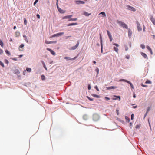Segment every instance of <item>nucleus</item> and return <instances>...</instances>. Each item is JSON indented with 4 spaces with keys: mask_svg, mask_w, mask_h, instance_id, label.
<instances>
[{
    "mask_svg": "<svg viewBox=\"0 0 155 155\" xmlns=\"http://www.w3.org/2000/svg\"><path fill=\"white\" fill-rule=\"evenodd\" d=\"M151 81L150 80H147L145 82V83L146 84H151Z\"/></svg>",
    "mask_w": 155,
    "mask_h": 155,
    "instance_id": "ea45409f",
    "label": "nucleus"
},
{
    "mask_svg": "<svg viewBox=\"0 0 155 155\" xmlns=\"http://www.w3.org/2000/svg\"><path fill=\"white\" fill-rule=\"evenodd\" d=\"M132 34V32L131 31V30L130 29H128V36L130 37Z\"/></svg>",
    "mask_w": 155,
    "mask_h": 155,
    "instance_id": "f3484780",
    "label": "nucleus"
},
{
    "mask_svg": "<svg viewBox=\"0 0 155 155\" xmlns=\"http://www.w3.org/2000/svg\"><path fill=\"white\" fill-rule=\"evenodd\" d=\"M6 54L8 56H9L11 55V53L7 49H6L5 50Z\"/></svg>",
    "mask_w": 155,
    "mask_h": 155,
    "instance_id": "6ab92c4d",
    "label": "nucleus"
},
{
    "mask_svg": "<svg viewBox=\"0 0 155 155\" xmlns=\"http://www.w3.org/2000/svg\"><path fill=\"white\" fill-rule=\"evenodd\" d=\"M95 88L97 90V91H99V89L97 87V86H96L95 87Z\"/></svg>",
    "mask_w": 155,
    "mask_h": 155,
    "instance_id": "4d7b16f0",
    "label": "nucleus"
},
{
    "mask_svg": "<svg viewBox=\"0 0 155 155\" xmlns=\"http://www.w3.org/2000/svg\"><path fill=\"white\" fill-rule=\"evenodd\" d=\"M100 14H102L103 17H105L106 16L105 13L104 12H101L100 13L99 15Z\"/></svg>",
    "mask_w": 155,
    "mask_h": 155,
    "instance_id": "bb28decb",
    "label": "nucleus"
},
{
    "mask_svg": "<svg viewBox=\"0 0 155 155\" xmlns=\"http://www.w3.org/2000/svg\"><path fill=\"white\" fill-rule=\"evenodd\" d=\"M16 26L15 25L14 26L13 28V29L15 30L16 29Z\"/></svg>",
    "mask_w": 155,
    "mask_h": 155,
    "instance_id": "338daca9",
    "label": "nucleus"
},
{
    "mask_svg": "<svg viewBox=\"0 0 155 155\" xmlns=\"http://www.w3.org/2000/svg\"><path fill=\"white\" fill-rule=\"evenodd\" d=\"M128 83L130 84L132 89H133L134 88V86L129 81Z\"/></svg>",
    "mask_w": 155,
    "mask_h": 155,
    "instance_id": "7c9ffc66",
    "label": "nucleus"
},
{
    "mask_svg": "<svg viewBox=\"0 0 155 155\" xmlns=\"http://www.w3.org/2000/svg\"><path fill=\"white\" fill-rule=\"evenodd\" d=\"M83 14L86 16H88L90 15L91 13H88L87 12H84Z\"/></svg>",
    "mask_w": 155,
    "mask_h": 155,
    "instance_id": "393cba45",
    "label": "nucleus"
},
{
    "mask_svg": "<svg viewBox=\"0 0 155 155\" xmlns=\"http://www.w3.org/2000/svg\"><path fill=\"white\" fill-rule=\"evenodd\" d=\"M147 48L149 51L151 50V48L149 46H147Z\"/></svg>",
    "mask_w": 155,
    "mask_h": 155,
    "instance_id": "864d4df0",
    "label": "nucleus"
},
{
    "mask_svg": "<svg viewBox=\"0 0 155 155\" xmlns=\"http://www.w3.org/2000/svg\"><path fill=\"white\" fill-rule=\"evenodd\" d=\"M88 88L89 90H90L91 89V86L90 84L88 85Z\"/></svg>",
    "mask_w": 155,
    "mask_h": 155,
    "instance_id": "bf43d9fd",
    "label": "nucleus"
},
{
    "mask_svg": "<svg viewBox=\"0 0 155 155\" xmlns=\"http://www.w3.org/2000/svg\"><path fill=\"white\" fill-rule=\"evenodd\" d=\"M27 71L28 72H30L31 71V69L30 68L27 67L26 68V71Z\"/></svg>",
    "mask_w": 155,
    "mask_h": 155,
    "instance_id": "4be33fe9",
    "label": "nucleus"
},
{
    "mask_svg": "<svg viewBox=\"0 0 155 155\" xmlns=\"http://www.w3.org/2000/svg\"><path fill=\"white\" fill-rule=\"evenodd\" d=\"M99 116L97 114H94L93 115V118L94 120L97 121L99 119Z\"/></svg>",
    "mask_w": 155,
    "mask_h": 155,
    "instance_id": "f03ea898",
    "label": "nucleus"
},
{
    "mask_svg": "<svg viewBox=\"0 0 155 155\" xmlns=\"http://www.w3.org/2000/svg\"><path fill=\"white\" fill-rule=\"evenodd\" d=\"M88 99L90 101H92L93 100V99L91 98H90L87 97Z\"/></svg>",
    "mask_w": 155,
    "mask_h": 155,
    "instance_id": "e2e57ef3",
    "label": "nucleus"
},
{
    "mask_svg": "<svg viewBox=\"0 0 155 155\" xmlns=\"http://www.w3.org/2000/svg\"><path fill=\"white\" fill-rule=\"evenodd\" d=\"M46 50L47 51H48L50 52L53 55H56V54L55 52L52 49H51V48H47L46 49Z\"/></svg>",
    "mask_w": 155,
    "mask_h": 155,
    "instance_id": "39448f33",
    "label": "nucleus"
},
{
    "mask_svg": "<svg viewBox=\"0 0 155 155\" xmlns=\"http://www.w3.org/2000/svg\"><path fill=\"white\" fill-rule=\"evenodd\" d=\"M36 17L38 19H39L40 18V15L38 14H37Z\"/></svg>",
    "mask_w": 155,
    "mask_h": 155,
    "instance_id": "49530a36",
    "label": "nucleus"
},
{
    "mask_svg": "<svg viewBox=\"0 0 155 155\" xmlns=\"http://www.w3.org/2000/svg\"><path fill=\"white\" fill-rule=\"evenodd\" d=\"M78 24V23H69L67 24V26H72L74 25H76Z\"/></svg>",
    "mask_w": 155,
    "mask_h": 155,
    "instance_id": "f8f14e48",
    "label": "nucleus"
},
{
    "mask_svg": "<svg viewBox=\"0 0 155 155\" xmlns=\"http://www.w3.org/2000/svg\"><path fill=\"white\" fill-rule=\"evenodd\" d=\"M117 22L120 26H121L122 28H125L127 29H128L127 25L124 22L119 21H117Z\"/></svg>",
    "mask_w": 155,
    "mask_h": 155,
    "instance_id": "f257e3e1",
    "label": "nucleus"
},
{
    "mask_svg": "<svg viewBox=\"0 0 155 155\" xmlns=\"http://www.w3.org/2000/svg\"><path fill=\"white\" fill-rule=\"evenodd\" d=\"M113 44L116 46L117 47H118L119 46L118 44L115 43H114Z\"/></svg>",
    "mask_w": 155,
    "mask_h": 155,
    "instance_id": "603ef678",
    "label": "nucleus"
},
{
    "mask_svg": "<svg viewBox=\"0 0 155 155\" xmlns=\"http://www.w3.org/2000/svg\"><path fill=\"white\" fill-rule=\"evenodd\" d=\"M57 37V35L56 34H55L52 35L51 36V38H54V37Z\"/></svg>",
    "mask_w": 155,
    "mask_h": 155,
    "instance_id": "de8ad7c7",
    "label": "nucleus"
},
{
    "mask_svg": "<svg viewBox=\"0 0 155 155\" xmlns=\"http://www.w3.org/2000/svg\"><path fill=\"white\" fill-rule=\"evenodd\" d=\"M116 112H117V115H119V110H116Z\"/></svg>",
    "mask_w": 155,
    "mask_h": 155,
    "instance_id": "052dcab7",
    "label": "nucleus"
},
{
    "mask_svg": "<svg viewBox=\"0 0 155 155\" xmlns=\"http://www.w3.org/2000/svg\"><path fill=\"white\" fill-rule=\"evenodd\" d=\"M105 98L107 100H109L110 99V98L109 97H105Z\"/></svg>",
    "mask_w": 155,
    "mask_h": 155,
    "instance_id": "680f3d73",
    "label": "nucleus"
},
{
    "mask_svg": "<svg viewBox=\"0 0 155 155\" xmlns=\"http://www.w3.org/2000/svg\"><path fill=\"white\" fill-rule=\"evenodd\" d=\"M41 62L42 64V65H43V67H44V68H45V69L46 70H47V68L46 66V65L45 64V63L43 61V60H41Z\"/></svg>",
    "mask_w": 155,
    "mask_h": 155,
    "instance_id": "9b49d317",
    "label": "nucleus"
},
{
    "mask_svg": "<svg viewBox=\"0 0 155 155\" xmlns=\"http://www.w3.org/2000/svg\"><path fill=\"white\" fill-rule=\"evenodd\" d=\"M78 19L77 18H71L68 20V21H76Z\"/></svg>",
    "mask_w": 155,
    "mask_h": 155,
    "instance_id": "b1692460",
    "label": "nucleus"
},
{
    "mask_svg": "<svg viewBox=\"0 0 155 155\" xmlns=\"http://www.w3.org/2000/svg\"><path fill=\"white\" fill-rule=\"evenodd\" d=\"M127 7L128 8V9L131 11H133L134 12H135L136 11L135 9L131 6L127 5Z\"/></svg>",
    "mask_w": 155,
    "mask_h": 155,
    "instance_id": "6e6552de",
    "label": "nucleus"
},
{
    "mask_svg": "<svg viewBox=\"0 0 155 155\" xmlns=\"http://www.w3.org/2000/svg\"><path fill=\"white\" fill-rule=\"evenodd\" d=\"M4 62L7 65L9 63L8 61L6 59H4Z\"/></svg>",
    "mask_w": 155,
    "mask_h": 155,
    "instance_id": "2f4dec72",
    "label": "nucleus"
},
{
    "mask_svg": "<svg viewBox=\"0 0 155 155\" xmlns=\"http://www.w3.org/2000/svg\"><path fill=\"white\" fill-rule=\"evenodd\" d=\"M125 51H127L128 50V48L127 46H125Z\"/></svg>",
    "mask_w": 155,
    "mask_h": 155,
    "instance_id": "5fc2aeb1",
    "label": "nucleus"
},
{
    "mask_svg": "<svg viewBox=\"0 0 155 155\" xmlns=\"http://www.w3.org/2000/svg\"><path fill=\"white\" fill-rule=\"evenodd\" d=\"M78 57V54H77L75 57L73 58H71V60H75Z\"/></svg>",
    "mask_w": 155,
    "mask_h": 155,
    "instance_id": "e433bc0d",
    "label": "nucleus"
},
{
    "mask_svg": "<svg viewBox=\"0 0 155 155\" xmlns=\"http://www.w3.org/2000/svg\"><path fill=\"white\" fill-rule=\"evenodd\" d=\"M136 23L137 25V29L138 31H141L142 30V28L141 27L140 25L137 21H136Z\"/></svg>",
    "mask_w": 155,
    "mask_h": 155,
    "instance_id": "20e7f679",
    "label": "nucleus"
},
{
    "mask_svg": "<svg viewBox=\"0 0 155 155\" xmlns=\"http://www.w3.org/2000/svg\"><path fill=\"white\" fill-rule=\"evenodd\" d=\"M95 71H96L97 72V74H98V73H99V69L98 68H97L96 70H95Z\"/></svg>",
    "mask_w": 155,
    "mask_h": 155,
    "instance_id": "8fccbe9b",
    "label": "nucleus"
},
{
    "mask_svg": "<svg viewBox=\"0 0 155 155\" xmlns=\"http://www.w3.org/2000/svg\"><path fill=\"white\" fill-rule=\"evenodd\" d=\"M25 40L27 43H28V41L27 38L25 39Z\"/></svg>",
    "mask_w": 155,
    "mask_h": 155,
    "instance_id": "6e6d98bb",
    "label": "nucleus"
},
{
    "mask_svg": "<svg viewBox=\"0 0 155 155\" xmlns=\"http://www.w3.org/2000/svg\"><path fill=\"white\" fill-rule=\"evenodd\" d=\"M141 54L144 58L147 59H148L147 56L145 53L141 52Z\"/></svg>",
    "mask_w": 155,
    "mask_h": 155,
    "instance_id": "dca6fc26",
    "label": "nucleus"
},
{
    "mask_svg": "<svg viewBox=\"0 0 155 155\" xmlns=\"http://www.w3.org/2000/svg\"><path fill=\"white\" fill-rule=\"evenodd\" d=\"M107 31L108 35L110 41H111L113 40V38L112 37V35L109 32V31L108 30H107Z\"/></svg>",
    "mask_w": 155,
    "mask_h": 155,
    "instance_id": "0eeeda50",
    "label": "nucleus"
},
{
    "mask_svg": "<svg viewBox=\"0 0 155 155\" xmlns=\"http://www.w3.org/2000/svg\"><path fill=\"white\" fill-rule=\"evenodd\" d=\"M101 53L103 52V44H101Z\"/></svg>",
    "mask_w": 155,
    "mask_h": 155,
    "instance_id": "37998d69",
    "label": "nucleus"
},
{
    "mask_svg": "<svg viewBox=\"0 0 155 155\" xmlns=\"http://www.w3.org/2000/svg\"><path fill=\"white\" fill-rule=\"evenodd\" d=\"M125 118L127 120V122H129L130 121V119L128 117L126 116L125 117Z\"/></svg>",
    "mask_w": 155,
    "mask_h": 155,
    "instance_id": "c9c22d12",
    "label": "nucleus"
},
{
    "mask_svg": "<svg viewBox=\"0 0 155 155\" xmlns=\"http://www.w3.org/2000/svg\"><path fill=\"white\" fill-rule=\"evenodd\" d=\"M0 45L2 47H3L4 43L2 39H0Z\"/></svg>",
    "mask_w": 155,
    "mask_h": 155,
    "instance_id": "5701e85b",
    "label": "nucleus"
},
{
    "mask_svg": "<svg viewBox=\"0 0 155 155\" xmlns=\"http://www.w3.org/2000/svg\"><path fill=\"white\" fill-rule=\"evenodd\" d=\"M64 34V32H60L56 33L57 37L61 36Z\"/></svg>",
    "mask_w": 155,
    "mask_h": 155,
    "instance_id": "a211bd4d",
    "label": "nucleus"
},
{
    "mask_svg": "<svg viewBox=\"0 0 155 155\" xmlns=\"http://www.w3.org/2000/svg\"><path fill=\"white\" fill-rule=\"evenodd\" d=\"M57 41H48L47 40L45 41V42L46 44H56L57 43Z\"/></svg>",
    "mask_w": 155,
    "mask_h": 155,
    "instance_id": "423d86ee",
    "label": "nucleus"
},
{
    "mask_svg": "<svg viewBox=\"0 0 155 155\" xmlns=\"http://www.w3.org/2000/svg\"><path fill=\"white\" fill-rule=\"evenodd\" d=\"M15 34L16 37H18L20 36V33L18 31H16Z\"/></svg>",
    "mask_w": 155,
    "mask_h": 155,
    "instance_id": "2eb2a0df",
    "label": "nucleus"
},
{
    "mask_svg": "<svg viewBox=\"0 0 155 155\" xmlns=\"http://www.w3.org/2000/svg\"><path fill=\"white\" fill-rule=\"evenodd\" d=\"M150 107H148V108H147V112L148 113L150 110Z\"/></svg>",
    "mask_w": 155,
    "mask_h": 155,
    "instance_id": "3c124183",
    "label": "nucleus"
},
{
    "mask_svg": "<svg viewBox=\"0 0 155 155\" xmlns=\"http://www.w3.org/2000/svg\"><path fill=\"white\" fill-rule=\"evenodd\" d=\"M114 97L117 98H118L119 99V100L120 101V97L119 96H116V95H114Z\"/></svg>",
    "mask_w": 155,
    "mask_h": 155,
    "instance_id": "a18cd8bd",
    "label": "nucleus"
},
{
    "mask_svg": "<svg viewBox=\"0 0 155 155\" xmlns=\"http://www.w3.org/2000/svg\"><path fill=\"white\" fill-rule=\"evenodd\" d=\"M78 48V42H77L76 45L70 48L69 49L70 50H74Z\"/></svg>",
    "mask_w": 155,
    "mask_h": 155,
    "instance_id": "9d476101",
    "label": "nucleus"
},
{
    "mask_svg": "<svg viewBox=\"0 0 155 155\" xmlns=\"http://www.w3.org/2000/svg\"><path fill=\"white\" fill-rule=\"evenodd\" d=\"M64 58L67 61L71 60V58L70 57H64Z\"/></svg>",
    "mask_w": 155,
    "mask_h": 155,
    "instance_id": "c756f323",
    "label": "nucleus"
},
{
    "mask_svg": "<svg viewBox=\"0 0 155 155\" xmlns=\"http://www.w3.org/2000/svg\"><path fill=\"white\" fill-rule=\"evenodd\" d=\"M114 50L116 51L117 53H118V48L116 47H114L113 48Z\"/></svg>",
    "mask_w": 155,
    "mask_h": 155,
    "instance_id": "a878e982",
    "label": "nucleus"
},
{
    "mask_svg": "<svg viewBox=\"0 0 155 155\" xmlns=\"http://www.w3.org/2000/svg\"><path fill=\"white\" fill-rule=\"evenodd\" d=\"M100 39L101 44H102V37L101 35H100Z\"/></svg>",
    "mask_w": 155,
    "mask_h": 155,
    "instance_id": "4c0bfd02",
    "label": "nucleus"
},
{
    "mask_svg": "<svg viewBox=\"0 0 155 155\" xmlns=\"http://www.w3.org/2000/svg\"><path fill=\"white\" fill-rule=\"evenodd\" d=\"M38 0H35V2H34L33 3V5L34 6H35V5H36V4L38 2Z\"/></svg>",
    "mask_w": 155,
    "mask_h": 155,
    "instance_id": "a19ab883",
    "label": "nucleus"
},
{
    "mask_svg": "<svg viewBox=\"0 0 155 155\" xmlns=\"http://www.w3.org/2000/svg\"><path fill=\"white\" fill-rule=\"evenodd\" d=\"M119 81H124V82H126L127 83H128V82H129V81L127 80H125V79H120L119 80Z\"/></svg>",
    "mask_w": 155,
    "mask_h": 155,
    "instance_id": "c85d7f7f",
    "label": "nucleus"
},
{
    "mask_svg": "<svg viewBox=\"0 0 155 155\" xmlns=\"http://www.w3.org/2000/svg\"><path fill=\"white\" fill-rule=\"evenodd\" d=\"M72 16V15H67L63 17L62 19H69Z\"/></svg>",
    "mask_w": 155,
    "mask_h": 155,
    "instance_id": "1a4fd4ad",
    "label": "nucleus"
},
{
    "mask_svg": "<svg viewBox=\"0 0 155 155\" xmlns=\"http://www.w3.org/2000/svg\"><path fill=\"white\" fill-rule=\"evenodd\" d=\"M130 57L129 56H126V58L127 59H129Z\"/></svg>",
    "mask_w": 155,
    "mask_h": 155,
    "instance_id": "69168bd1",
    "label": "nucleus"
},
{
    "mask_svg": "<svg viewBox=\"0 0 155 155\" xmlns=\"http://www.w3.org/2000/svg\"><path fill=\"white\" fill-rule=\"evenodd\" d=\"M3 52V50L2 49H0V54L1 55Z\"/></svg>",
    "mask_w": 155,
    "mask_h": 155,
    "instance_id": "09e8293b",
    "label": "nucleus"
},
{
    "mask_svg": "<svg viewBox=\"0 0 155 155\" xmlns=\"http://www.w3.org/2000/svg\"><path fill=\"white\" fill-rule=\"evenodd\" d=\"M41 79L42 81H45L46 79V77L44 74L41 75Z\"/></svg>",
    "mask_w": 155,
    "mask_h": 155,
    "instance_id": "412c9836",
    "label": "nucleus"
},
{
    "mask_svg": "<svg viewBox=\"0 0 155 155\" xmlns=\"http://www.w3.org/2000/svg\"><path fill=\"white\" fill-rule=\"evenodd\" d=\"M14 72L15 74H20V72L18 69H15L14 70Z\"/></svg>",
    "mask_w": 155,
    "mask_h": 155,
    "instance_id": "4468645a",
    "label": "nucleus"
},
{
    "mask_svg": "<svg viewBox=\"0 0 155 155\" xmlns=\"http://www.w3.org/2000/svg\"><path fill=\"white\" fill-rule=\"evenodd\" d=\"M11 59L14 61H17L18 60V59L17 58H11Z\"/></svg>",
    "mask_w": 155,
    "mask_h": 155,
    "instance_id": "79ce46f5",
    "label": "nucleus"
},
{
    "mask_svg": "<svg viewBox=\"0 0 155 155\" xmlns=\"http://www.w3.org/2000/svg\"><path fill=\"white\" fill-rule=\"evenodd\" d=\"M24 46V45L23 44H21L19 46V47L22 48Z\"/></svg>",
    "mask_w": 155,
    "mask_h": 155,
    "instance_id": "58836bf2",
    "label": "nucleus"
},
{
    "mask_svg": "<svg viewBox=\"0 0 155 155\" xmlns=\"http://www.w3.org/2000/svg\"><path fill=\"white\" fill-rule=\"evenodd\" d=\"M131 119L133 120L134 118V114H132L131 115Z\"/></svg>",
    "mask_w": 155,
    "mask_h": 155,
    "instance_id": "13d9d810",
    "label": "nucleus"
},
{
    "mask_svg": "<svg viewBox=\"0 0 155 155\" xmlns=\"http://www.w3.org/2000/svg\"><path fill=\"white\" fill-rule=\"evenodd\" d=\"M92 96L93 97H96L97 98H99L100 97V96L97 95H96V94H92Z\"/></svg>",
    "mask_w": 155,
    "mask_h": 155,
    "instance_id": "cd10ccee",
    "label": "nucleus"
},
{
    "mask_svg": "<svg viewBox=\"0 0 155 155\" xmlns=\"http://www.w3.org/2000/svg\"><path fill=\"white\" fill-rule=\"evenodd\" d=\"M150 20L151 21L152 23L155 25V19L153 18V17H151L150 18Z\"/></svg>",
    "mask_w": 155,
    "mask_h": 155,
    "instance_id": "aec40b11",
    "label": "nucleus"
},
{
    "mask_svg": "<svg viewBox=\"0 0 155 155\" xmlns=\"http://www.w3.org/2000/svg\"><path fill=\"white\" fill-rule=\"evenodd\" d=\"M133 97H134V98H135L136 97V95H135V94H134V95H133Z\"/></svg>",
    "mask_w": 155,
    "mask_h": 155,
    "instance_id": "774afa93",
    "label": "nucleus"
},
{
    "mask_svg": "<svg viewBox=\"0 0 155 155\" xmlns=\"http://www.w3.org/2000/svg\"><path fill=\"white\" fill-rule=\"evenodd\" d=\"M0 65L3 68L5 67L4 63L1 61H0Z\"/></svg>",
    "mask_w": 155,
    "mask_h": 155,
    "instance_id": "473e14b6",
    "label": "nucleus"
},
{
    "mask_svg": "<svg viewBox=\"0 0 155 155\" xmlns=\"http://www.w3.org/2000/svg\"><path fill=\"white\" fill-rule=\"evenodd\" d=\"M57 9H58V11L60 13H61V14L64 13L65 12V10L62 9L61 8H60L59 7V6L58 5V4H57Z\"/></svg>",
    "mask_w": 155,
    "mask_h": 155,
    "instance_id": "7ed1b4c3",
    "label": "nucleus"
},
{
    "mask_svg": "<svg viewBox=\"0 0 155 155\" xmlns=\"http://www.w3.org/2000/svg\"><path fill=\"white\" fill-rule=\"evenodd\" d=\"M24 24L25 25H26L27 24V20L26 18H24Z\"/></svg>",
    "mask_w": 155,
    "mask_h": 155,
    "instance_id": "72a5a7b5",
    "label": "nucleus"
},
{
    "mask_svg": "<svg viewBox=\"0 0 155 155\" xmlns=\"http://www.w3.org/2000/svg\"><path fill=\"white\" fill-rule=\"evenodd\" d=\"M140 47L143 49H144L145 48V45L143 44H141L140 45Z\"/></svg>",
    "mask_w": 155,
    "mask_h": 155,
    "instance_id": "c03bdc74",
    "label": "nucleus"
},
{
    "mask_svg": "<svg viewBox=\"0 0 155 155\" xmlns=\"http://www.w3.org/2000/svg\"><path fill=\"white\" fill-rule=\"evenodd\" d=\"M117 88V87L116 86H111L107 87V90H110L111 89H115Z\"/></svg>",
    "mask_w": 155,
    "mask_h": 155,
    "instance_id": "ddd939ff",
    "label": "nucleus"
},
{
    "mask_svg": "<svg viewBox=\"0 0 155 155\" xmlns=\"http://www.w3.org/2000/svg\"><path fill=\"white\" fill-rule=\"evenodd\" d=\"M23 56V54H20V55H19V58H21Z\"/></svg>",
    "mask_w": 155,
    "mask_h": 155,
    "instance_id": "0e129e2a",
    "label": "nucleus"
},
{
    "mask_svg": "<svg viewBox=\"0 0 155 155\" xmlns=\"http://www.w3.org/2000/svg\"><path fill=\"white\" fill-rule=\"evenodd\" d=\"M84 2L82 1H78V4H84Z\"/></svg>",
    "mask_w": 155,
    "mask_h": 155,
    "instance_id": "f704fd0d",
    "label": "nucleus"
}]
</instances>
